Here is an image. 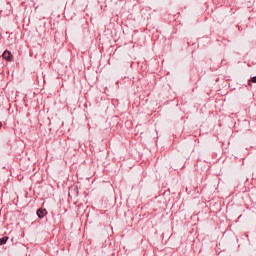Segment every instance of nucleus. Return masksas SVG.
<instances>
[{
	"instance_id": "nucleus-4",
	"label": "nucleus",
	"mask_w": 256,
	"mask_h": 256,
	"mask_svg": "<svg viewBox=\"0 0 256 256\" xmlns=\"http://www.w3.org/2000/svg\"><path fill=\"white\" fill-rule=\"evenodd\" d=\"M252 83H256V76L251 78Z\"/></svg>"
},
{
	"instance_id": "nucleus-5",
	"label": "nucleus",
	"mask_w": 256,
	"mask_h": 256,
	"mask_svg": "<svg viewBox=\"0 0 256 256\" xmlns=\"http://www.w3.org/2000/svg\"><path fill=\"white\" fill-rule=\"evenodd\" d=\"M3 126V123L0 122V128Z\"/></svg>"
},
{
	"instance_id": "nucleus-3",
	"label": "nucleus",
	"mask_w": 256,
	"mask_h": 256,
	"mask_svg": "<svg viewBox=\"0 0 256 256\" xmlns=\"http://www.w3.org/2000/svg\"><path fill=\"white\" fill-rule=\"evenodd\" d=\"M7 241H9V236H4V237L0 238V246L5 245L7 243Z\"/></svg>"
},
{
	"instance_id": "nucleus-1",
	"label": "nucleus",
	"mask_w": 256,
	"mask_h": 256,
	"mask_svg": "<svg viewBox=\"0 0 256 256\" xmlns=\"http://www.w3.org/2000/svg\"><path fill=\"white\" fill-rule=\"evenodd\" d=\"M3 59H5L6 61H13V55L11 54V52H9V50H6L3 54H2Z\"/></svg>"
},
{
	"instance_id": "nucleus-2",
	"label": "nucleus",
	"mask_w": 256,
	"mask_h": 256,
	"mask_svg": "<svg viewBox=\"0 0 256 256\" xmlns=\"http://www.w3.org/2000/svg\"><path fill=\"white\" fill-rule=\"evenodd\" d=\"M47 215V210L40 208L37 210V216L39 217V219H43V217Z\"/></svg>"
}]
</instances>
